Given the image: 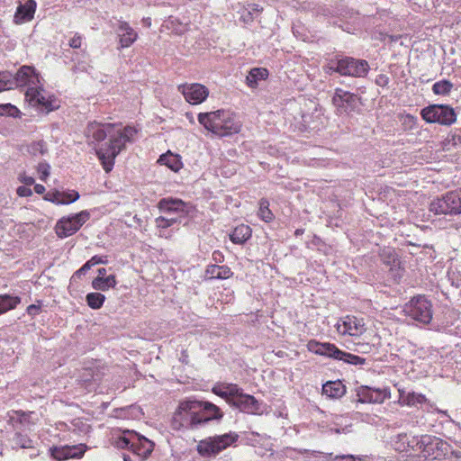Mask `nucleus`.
<instances>
[{"label": "nucleus", "instance_id": "obj_1", "mask_svg": "<svg viewBox=\"0 0 461 461\" xmlns=\"http://www.w3.org/2000/svg\"><path fill=\"white\" fill-rule=\"evenodd\" d=\"M15 87L27 86L25 100L32 105L47 113L59 108L55 99L46 97L43 88L44 80L32 67L23 66L14 75Z\"/></svg>", "mask_w": 461, "mask_h": 461}, {"label": "nucleus", "instance_id": "obj_2", "mask_svg": "<svg viewBox=\"0 0 461 461\" xmlns=\"http://www.w3.org/2000/svg\"><path fill=\"white\" fill-rule=\"evenodd\" d=\"M137 132V130L131 126L120 129L113 125V130L109 134V141L95 149V153L106 172L113 169L114 158L124 149L126 143L133 142Z\"/></svg>", "mask_w": 461, "mask_h": 461}, {"label": "nucleus", "instance_id": "obj_3", "mask_svg": "<svg viewBox=\"0 0 461 461\" xmlns=\"http://www.w3.org/2000/svg\"><path fill=\"white\" fill-rule=\"evenodd\" d=\"M197 120L207 131L218 137H227L239 133L242 123L237 115L225 109L214 112L200 113Z\"/></svg>", "mask_w": 461, "mask_h": 461}, {"label": "nucleus", "instance_id": "obj_4", "mask_svg": "<svg viewBox=\"0 0 461 461\" xmlns=\"http://www.w3.org/2000/svg\"><path fill=\"white\" fill-rule=\"evenodd\" d=\"M212 392L224 399L231 407L248 414H261L262 403L253 395L245 393L236 384L222 383L212 387Z\"/></svg>", "mask_w": 461, "mask_h": 461}, {"label": "nucleus", "instance_id": "obj_5", "mask_svg": "<svg viewBox=\"0 0 461 461\" xmlns=\"http://www.w3.org/2000/svg\"><path fill=\"white\" fill-rule=\"evenodd\" d=\"M199 410L198 401L191 399L182 401L173 415L172 429L180 430L200 428Z\"/></svg>", "mask_w": 461, "mask_h": 461}, {"label": "nucleus", "instance_id": "obj_6", "mask_svg": "<svg viewBox=\"0 0 461 461\" xmlns=\"http://www.w3.org/2000/svg\"><path fill=\"white\" fill-rule=\"evenodd\" d=\"M410 447L413 450H419L422 456L429 459H441L447 453L448 445L442 439L429 435L413 437L408 442Z\"/></svg>", "mask_w": 461, "mask_h": 461}, {"label": "nucleus", "instance_id": "obj_7", "mask_svg": "<svg viewBox=\"0 0 461 461\" xmlns=\"http://www.w3.org/2000/svg\"><path fill=\"white\" fill-rule=\"evenodd\" d=\"M308 348L310 351L317 355L329 357L336 360H341L347 364L354 366H363L366 364V358L342 351L331 343H321L315 340H311L308 343Z\"/></svg>", "mask_w": 461, "mask_h": 461}, {"label": "nucleus", "instance_id": "obj_8", "mask_svg": "<svg viewBox=\"0 0 461 461\" xmlns=\"http://www.w3.org/2000/svg\"><path fill=\"white\" fill-rule=\"evenodd\" d=\"M239 438L236 432L206 438L197 445L198 453L203 457H212L233 445Z\"/></svg>", "mask_w": 461, "mask_h": 461}, {"label": "nucleus", "instance_id": "obj_9", "mask_svg": "<svg viewBox=\"0 0 461 461\" xmlns=\"http://www.w3.org/2000/svg\"><path fill=\"white\" fill-rule=\"evenodd\" d=\"M403 312L415 321L429 324L433 316L432 303L425 295H417L405 303Z\"/></svg>", "mask_w": 461, "mask_h": 461}, {"label": "nucleus", "instance_id": "obj_10", "mask_svg": "<svg viewBox=\"0 0 461 461\" xmlns=\"http://www.w3.org/2000/svg\"><path fill=\"white\" fill-rule=\"evenodd\" d=\"M421 118L428 123L450 126L456 122L455 110L447 104H430L421 109Z\"/></svg>", "mask_w": 461, "mask_h": 461}, {"label": "nucleus", "instance_id": "obj_11", "mask_svg": "<svg viewBox=\"0 0 461 461\" xmlns=\"http://www.w3.org/2000/svg\"><path fill=\"white\" fill-rule=\"evenodd\" d=\"M429 210L436 214H460L461 189L447 192L441 197L433 200L430 203Z\"/></svg>", "mask_w": 461, "mask_h": 461}, {"label": "nucleus", "instance_id": "obj_12", "mask_svg": "<svg viewBox=\"0 0 461 461\" xmlns=\"http://www.w3.org/2000/svg\"><path fill=\"white\" fill-rule=\"evenodd\" d=\"M359 101L360 98L357 95L341 88H336L332 97V103L339 115L358 113L360 112Z\"/></svg>", "mask_w": 461, "mask_h": 461}, {"label": "nucleus", "instance_id": "obj_13", "mask_svg": "<svg viewBox=\"0 0 461 461\" xmlns=\"http://www.w3.org/2000/svg\"><path fill=\"white\" fill-rule=\"evenodd\" d=\"M89 218L90 213L86 210L68 217H63L59 220L56 224V234L61 239L71 236L76 233Z\"/></svg>", "mask_w": 461, "mask_h": 461}, {"label": "nucleus", "instance_id": "obj_14", "mask_svg": "<svg viewBox=\"0 0 461 461\" xmlns=\"http://www.w3.org/2000/svg\"><path fill=\"white\" fill-rule=\"evenodd\" d=\"M369 69V64L365 59L352 57H343L337 59V73L341 76L365 77Z\"/></svg>", "mask_w": 461, "mask_h": 461}, {"label": "nucleus", "instance_id": "obj_15", "mask_svg": "<svg viewBox=\"0 0 461 461\" xmlns=\"http://www.w3.org/2000/svg\"><path fill=\"white\" fill-rule=\"evenodd\" d=\"M178 91L185 96V101L191 104H200L209 95L208 88L198 83L180 85L178 86Z\"/></svg>", "mask_w": 461, "mask_h": 461}, {"label": "nucleus", "instance_id": "obj_16", "mask_svg": "<svg viewBox=\"0 0 461 461\" xmlns=\"http://www.w3.org/2000/svg\"><path fill=\"white\" fill-rule=\"evenodd\" d=\"M357 401L362 403H382L390 398V393L386 389L361 386L357 392Z\"/></svg>", "mask_w": 461, "mask_h": 461}, {"label": "nucleus", "instance_id": "obj_17", "mask_svg": "<svg viewBox=\"0 0 461 461\" xmlns=\"http://www.w3.org/2000/svg\"><path fill=\"white\" fill-rule=\"evenodd\" d=\"M86 450V445L53 447L50 448V456L57 461H63L68 458H79Z\"/></svg>", "mask_w": 461, "mask_h": 461}, {"label": "nucleus", "instance_id": "obj_18", "mask_svg": "<svg viewBox=\"0 0 461 461\" xmlns=\"http://www.w3.org/2000/svg\"><path fill=\"white\" fill-rule=\"evenodd\" d=\"M337 330L342 335L359 336L366 330L362 320L355 316H347L337 323Z\"/></svg>", "mask_w": 461, "mask_h": 461}, {"label": "nucleus", "instance_id": "obj_19", "mask_svg": "<svg viewBox=\"0 0 461 461\" xmlns=\"http://www.w3.org/2000/svg\"><path fill=\"white\" fill-rule=\"evenodd\" d=\"M200 426H203L211 420H220L223 417V412L215 404L210 402L198 401Z\"/></svg>", "mask_w": 461, "mask_h": 461}, {"label": "nucleus", "instance_id": "obj_20", "mask_svg": "<svg viewBox=\"0 0 461 461\" xmlns=\"http://www.w3.org/2000/svg\"><path fill=\"white\" fill-rule=\"evenodd\" d=\"M113 130V124L112 123H100L97 122H92L87 125L86 130V135L88 140L92 141L100 142L109 137Z\"/></svg>", "mask_w": 461, "mask_h": 461}, {"label": "nucleus", "instance_id": "obj_21", "mask_svg": "<svg viewBox=\"0 0 461 461\" xmlns=\"http://www.w3.org/2000/svg\"><path fill=\"white\" fill-rule=\"evenodd\" d=\"M134 437V444L131 445V450L143 460L152 453L154 443L139 433Z\"/></svg>", "mask_w": 461, "mask_h": 461}, {"label": "nucleus", "instance_id": "obj_22", "mask_svg": "<svg viewBox=\"0 0 461 461\" xmlns=\"http://www.w3.org/2000/svg\"><path fill=\"white\" fill-rule=\"evenodd\" d=\"M118 36L120 38V48H128L133 44L137 38V32L130 26L127 22L119 21Z\"/></svg>", "mask_w": 461, "mask_h": 461}, {"label": "nucleus", "instance_id": "obj_23", "mask_svg": "<svg viewBox=\"0 0 461 461\" xmlns=\"http://www.w3.org/2000/svg\"><path fill=\"white\" fill-rule=\"evenodd\" d=\"M186 203L180 199L163 198L158 202V208L161 212L173 213V212H187Z\"/></svg>", "mask_w": 461, "mask_h": 461}, {"label": "nucleus", "instance_id": "obj_24", "mask_svg": "<svg viewBox=\"0 0 461 461\" xmlns=\"http://www.w3.org/2000/svg\"><path fill=\"white\" fill-rule=\"evenodd\" d=\"M36 2L34 0H27L25 4L20 5L14 14V20L17 23L31 21L33 18L36 10Z\"/></svg>", "mask_w": 461, "mask_h": 461}, {"label": "nucleus", "instance_id": "obj_25", "mask_svg": "<svg viewBox=\"0 0 461 461\" xmlns=\"http://www.w3.org/2000/svg\"><path fill=\"white\" fill-rule=\"evenodd\" d=\"M346 393V386L340 380L328 381L322 385V394L330 399H339Z\"/></svg>", "mask_w": 461, "mask_h": 461}, {"label": "nucleus", "instance_id": "obj_26", "mask_svg": "<svg viewBox=\"0 0 461 461\" xmlns=\"http://www.w3.org/2000/svg\"><path fill=\"white\" fill-rule=\"evenodd\" d=\"M380 257H381V259L384 262V264L390 267L391 271H397L395 276H401V275H402L400 273L401 260L397 257L394 249H390V248L384 249L382 250Z\"/></svg>", "mask_w": 461, "mask_h": 461}, {"label": "nucleus", "instance_id": "obj_27", "mask_svg": "<svg viewBox=\"0 0 461 461\" xmlns=\"http://www.w3.org/2000/svg\"><path fill=\"white\" fill-rule=\"evenodd\" d=\"M269 72L265 68H254L250 69L246 77V83L250 88H257L259 81L266 80L268 77Z\"/></svg>", "mask_w": 461, "mask_h": 461}, {"label": "nucleus", "instance_id": "obj_28", "mask_svg": "<svg viewBox=\"0 0 461 461\" xmlns=\"http://www.w3.org/2000/svg\"><path fill=\"white\" fill-rule=\"evenodd\" d=\"M205 274L212 279H228L233 275V272L228 266L214 264L207 267Z\"/></svg>", "mask_w": 461, "mask_h": 461}, {"label": "nucleus", "instance_id": "obj_29", "mask_svg": "<svg viewBox=\"0 0 461 461\" xmlns=\"http://www.w3.org/2000/svg\"><path fill=\"white\" fill-rule=\"evenodd\" d=\"M399 401L402 404L408 406H414L419 403H423L426 401V397L421 393H417L415 392H407L403 389H400Z\"/></svg>", "mask_w": 461, "mask_h": 461}, {"label": "nucleus", "instance_id": "obj_30", "mask_svg": "<svg viewBox=\"0 0 461 461\" xmlns=\"http://www.w3.org/2000/svg\"><path fill=\"white\" fill-rule=\"evenodd\" d=\"M251 237L249 226L241 224L237 226L230 234V240L235 244H243Z\"/></svg>", "mask_w": 461, "mask_h": 461}, {"label": "nucleus", "instance_id": "obj_31", "mask_svg": "<svg viewBox=\"0 0 461 461\" xmlns=\"http://www.w3.org/2000/svg\"><path fill=\"white\" fill-rule=\"evenodd\" d=\"M116 284H117V281H116V277L114 275H110L106 277L96 276L92 281L93 288L95 290H100V291H106L109 288H113V287H115Z\"/></svg>", "mask_w": 461, "mask_h": 461}, {"label": "nucleus", "instance_id": "obj_32", "mask_svg": "<svg viewBox=\"0 0 461 461\" xmlns=\"http://www.w3.org/2000/svg\"><path fill=\"white\" fill-rule=\"evenodd\" d=\"M160 164L168 167L171 170L177 172L182 167V162L179 156L167 152L159 157L158 160Z\"/></svg>", "mask_w": 461, "mask_h": 461}, {"label": "nucleus", "instance_id": "obj_33", "mask_svg": "<svg viewBox=\"0 0 461 461\" xmlns=\"http://www.w3.org/2000/svg\"><path fill=\"white\" fill-rule=\"evenodd\" d=\"M21 303V298L19 296H13L10 294H1L0 295V315L5 313L6 312L16 308V306Z\"/></svg>", "mask_w": 461, "mask_h": 461}, {"label": "nucleus", "instance_id": "obj_34", "mask_svg": "<svg viewBox=\"0 0 461 461\" xmlns=\"http://www.w3.org/2000/svg\"><path fill=\"white\" fill-rule=\"evenodd\" d=\"M136 433L137 432H135V431H130V430L124 431L122 436H119L115 439L114 445L118 448L131 449V445L134 444V438H135L134 436H136Z\"/></svg>", "mask_w": 461, "mask_h": 461}, {"label": "nucleus", "instance_id": "obj_35", "mask_svg": "<svg viewBox=\"0 0 461 461\" xmlns=\"http://www.w3.org/2000/svg\"><path fill=\"white\" fill-rule=\"evenodd\" d=\"M86 301L90 308L97 310L103 306L105 296L100 293H89L86 296Z\"/></svg>", "mask_w": 461, "mask_h": 461}, {"label": "nucleus", "instance_id": "obj_36", "mask_svg": "<svg viewBox=\"0 0 461 461\" xmlns=\"http://www.w3.org/2000/svg\"><path fill=\"white\" fill-rule=\"evenodd\" d=\"M453 88V84L447 79H443L436 82L432 86V91L435 95H448Z\"/></svg>", "mask_w": 461, "mask_h": 461}, {"label": "nucleus", "instance_id": "obj_37", "mask_svg": "<svg viewBox=\"0 0 461 461\" xmlns=\"http://www.w3.org/2000/svg\"><path fill=\"white\" fill-rule=\"evenodd\" d=\"M14 75L8 71L0 72V92L15 87Z\"/></svg>", "mask_w": 461, "mask_h": 461}, {"label": "nucleus", "instance_id": "obj_38", "mask_svg": "<svg viewBox=\"0 0 461 461\" xmlns=\"http://www.w3.org/2000/svg\"><path fill=\"white\" fill-rule=\"evenodd\" d=\"M14 447L18 448H32L33 442L32 440L27 437L26 435H23L21 433H16L13 438Z\"/></svg>", "mask_w": 461, "mask_h": 461}, {"label": "nucleus", "instance_id": "obj_39", "mask_svg": "<svg viewBox=\"0 0 461 461\" xmlns=\"http://www.w3.org/2000/svg\"><path fill=\"white\" fill-rule=\"evenodd\" d=\"M269 203L267 200H261L258 210V216L266 222H269L273 219V213L268 208Z\"/></svg>", "mask_w": 461, "mask_h": 461}, {"label": "nucleus", "instance_id": "obj_40", "mask_svg": "<svg viewBox=\"0 0 461 461\" xmlns=\"http://www.w3.org/2000/svg\"><path fill=\"white\" fill-rule=\"evenodd\" d=\"M29 152L33 155H44L47 152V145L44 140L32 142L29 147Z\"/></svg>", "mask_w": 461, "mask_h": 461}, {"label": "nucleus", "instance_id": "obj_41", "mask_svg": "<svg viewBox=\"0 0 461 461\" xmlns=\"http://www.w3.org/2000/svg\"><path fill=\"white\" fill-rule=\"evenodd\" d=\"M155 221L158 228L167 229L179 222V220L176 217L159 216L156 218Z\"/></svg>", "mask_w": 461, "mask_h": 461}, {"label": "nucleus", "instance_id": "obj_42", "mask_svg": "<svg viewBox=\"0 0 461 461\" xmlns=\"http://www.w3.org/2000/svg\"><path fill=\"white\" fill-rule=\"evenodd\" d=\"M461 145V135L454 132L448 135L444 141V149L449 150L451 147H456Z\"/></svg>", "mask_w": 461, "mask_h": 461}, {"label": "nucleus", "instance_id": "obj_43", "mask_svg": "<svg viewBox=\"0 0 461 461\" xmlns=\"http://www.w3.org/2000/svg\"><path fill=\"white\" fill-rule=\"evenodd\" d=\"M61 194L63 199V204H69L71 203H74L80 197L78 192L75 190L63 191L61 192Z\"/></svg>", "mask_w": 461, "mask_h": 461}, {"label": "nucleus", "instance_id": "obj_44", "mask_svg": "<svg viewBox=\"0 0 461 461\" xmlns=\"http://www.w3.org/2000/svg\"><path fill=\"white\" fill-rule=\"evenodd\" d=\"M107 263H108L107 256L95 255V256L92 257L89 260H87L85 263V265L86 266V267L88 269H91L95 265L107 264Z\"/></svg>", "mask_w": 461, "mask_h": 461}, {"label": "nucleus", "instance_id": "obj_45", "mask_svg": "<svg viewBox=\"0 0 461 461\" xmlns=\"http://www.w3.org/2000/svg\"><path fill=\"white\" fill-rule=\"evenodd\" d=\"M18 112V109L11 104H0V116H14Z\"/></svg>", "mask_w": 461, "mask_h": 461}, {"label": "nucleus", "instance_id": "obj_46", "mask_svg": "<svg viewBox=\"0 0 461 461\" xmlns=\"http://www.w3.org/2000/svg\"><path fill=\"white\" fill-rule=\"evenodd\" d=\"M44 199L47 201L52 202L56 204H63L62 194H61V192H59V191L48 193L45 195Z\"/></svg>", "mask_w": 461, "mask_h": 461}, {"label": "nucleus", "instance_id": "obj_47", "mask_svg": "<svg viewBox=\"0 0 461 461\" xmlns=\"http://www.w3.org/2000/svg\"><path fill=\"white\" fill-rule=\"evenodd\" d=\"M50 165L48 163H40L38 171L41 174L40 179L45 181L50 175Z\"/></svg>", "mask_w": 461, "mask_h": 461}, {"label": "nucleus", "instance_id": "obj_48", "mask_svg": "<svg viewBox=\"0 0 461 461\" xmlns=\"http://www.w3.org/2000/svg\"><path fill=\"white\" fill-rule=\"evenodd\" d=\"M82 38L80 35L76 34L73 38L69 41V46L73 49H78L81 46Z\"/></svg>", "mask_w": 461, "mask_h": 461}, {"label": "nucleus", "instance_id": "obj_49", "mask_svg": "<svg viewBox=\"0 0 461 461\" xmlns=\"http://www.w3.org/2000/svg\"><path fill=\"white\" fill-rule=\"evenodd\" d=\"M325 73L329 75H332L333 73H337V60H331L327 66L324 67Z\"/></svg>", "mask_w": 461, "mask_h": 461}, {"label": "nucleus", "instance_id": "obj_50", "mask_svg": "<svg viewBox=\"0 0 461 461\" xmlns=\"http://www.w3.org/2000/svg\"><path fill=\"white\" fill-rule=\"evenodd\" d=\"M17 194L21 197H26L32 194V191L27 186H19L17 188Z\"/></svg>", "mask_w": 461, "mask_h": 461}, {"label": "nucleus", "instance_id": "obj_51", "mask_svg": "<svg viewBox=\"0 0 461 461\" xmlns=\"http://www.w3.org/2000/svg\"><path fill=\"white\" fill-rule=\"evenodd\" d=\"M41 307L36 304H31L27 307V313L31 316H36L40 313Z\"/></svg>", "mask_w": 461, "mask_h": 461}, {"label": "nucleus", "instance_id": "obj_52", "mask_svg": "<svg viewBox=\"0 0 461 461\" xmlns=\"http://www.w3.org/2000/svg\"><path fill=\"white\" fill-rule=\"evenodd\" d=\"M212 260L216 263H221L224 261V256L221 251L214 250L212 255Z\"/></svg>", "mask_w": 461, "mask_h": 461}, {"label": "nucleus", "instance_id": "obj_53", "mask_svg": "<svg viewBox=\"0 0 461 461\" xmlns=\"http://www.w3.org/2000/svg\"><path fill=\"white\" fill-rule=\"evenodd\" d=\"M333 461H363L361 458H356L353 456H337Z\"/></svg>", "mask_w": 461, "mask_h": 461}, {"label": "nucleus", "instance_id": "obj_54", "mask_svg": "<svg viewBox=\"0 0 461 461\" xmlns=\"http://www.w3.org/2000/svg\"><path fill=\"white\" fill-rule=\"evenodd\" d=\"M388 82L389 78L385 75H379L375 79V83L380 86H385Z\"/></svg>", "mask_w": 461, "mask_h": 461}, {"label": "nucleus", "instance_id": "obj_55", "mask_svg": "<svg viewBox=\"0 0 461 461\" xmlns=\"http://www.w3.org/2000/svg\"><path fill=\"white\" fill-rule=\"evenodd\" d=\"M89 269L86 267V266L84 264L78 270L75 272L76 276H81L82 275H85Z\"/></svg>", "mask_w": 461, "mask_h": 461}, {"label": "nucleus", "instance_id": "obj_56", "mask_svg": "<svg viewBox=\"0 0 461 461\" xmlns=\"http://www.w3.org/2000/svg\"><path fill=\"white\" fill-rule=\"evenodd\" d=\"M34 192L38 194H42L44 192H45V187L44 185H41V184H36L34 185Z\"/></svg>", "mask_w": 461, "mask_h": 461}, {"label": "nucleus", "instance_id": "obj_57", "mask_svg": "<svg viewBox=\"0 0 461 461\" xmlns=\"http://www.w3.org/2000/svg\"><path fill=\"white\" fill-rule=\"evenodd\" d=\"M23 182L26 185H32L34 184V179L32 176H26L24 177Z\"/></svg>", "mask_w": 461, "mask_h": 461}, {"label": "nucleus", "instance_id": "obj_58", "mask_svg": "<svg viewBox=\"0 0 461 461\" xmlns=\"http://www.w3.org/2000/svg\"><path fill=\"white\" fill-rule=\"evenodd\" d=\"M106 269L102 267V268H99L98 269V276H104H104L106 275Z\"/></svg>", "mask_w": 461, "mask_h": 461}, {"label": "nucleus", "instance_id": "obj_59", "mask_svg": "<svg viewBox=\"0 0 461 461\" xmlns=\"http://www.w3.org/2000/svg\"><path fill=\"white\" fill-rule=\"evenodd\" d=\"M345 430H346V428H342L341 429H339V428H335V427L334 428L333 427L330 428V431H334L336 433L344 432Z\"/></svg>", "mask_w": 461, "mask_h": 461}, {"label": "nucleus", "instance_id": "obj_60", "mask_svg": "<svg viewBox=\"0 0 461 461\" xmlns=\"http://www.w3.org/2000/svg\"><path fill=\"white\" fill-rule=\"evenodd\" d=\"M88 376H91V377H92V375H91L90 371H86V378H84V382H85V383H88V382H90V381H91V379H90Z\"/></svg>", "mask_w": 461, "mask_h": 461}, {"label": "nucleus", "instance_id": "obj_61", "mask_svg": "<svg viewBox=\"0 0 461 461\" xmlns=\"http://www.w3.org/2000/svg\"><path fill=\"white\" fill-rule=\"evenodd\" d=\"M304 232V230L303 229H297L295 231H294V235L295 236H300V235H303Z\"/></svg>", "mask_w": 461, "mask_h": 461}, {"label": "nucleus", "instance_id": "obj_62", "mask_svg": "<svg viewBox=\"0 0 461 461\" xmlns=\"http://www.w3.org/2000/svg\"><path fill=\"white\" fill-rule=\"evenodd\" d=\"M252 6L253 11L260 12L262 10V8H259L258 5H252Z\"/></svg>", "mask_w": 461, "mask_h": 461}, {"label": "nucleus", "instance_id": "obj_63", "mask_svg": "<svg viewBox=\"0 0 461 461\" xmlns=\"http://www.w3.org/2000/svg\"><path fill=\"white\" fill-rule=\"evenodd\" d=\"M123 460L124 461H131V458L128 456H124Z\"/></svg>", "mask_w": 461, "mask_h": 461}, {"label": "nucleus", "instance_id": "obj_64", "mask_svg": "<svg viewBox=\"0 0 461 461\" xmlns=\"http://www.w3.org/2000/svg\"><path fill=\"white\" fill-rule=\"evenodd\" d=\"M366 351V348H364V350H362V353H365Z\"/></svg>", "mask_w": 461, "mask_h": 461}]
</instances>
